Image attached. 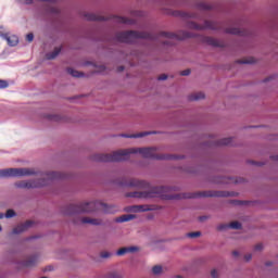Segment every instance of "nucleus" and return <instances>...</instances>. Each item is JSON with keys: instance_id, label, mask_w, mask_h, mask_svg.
<instances>
[{"instance_id": "nucleus-1", "label": "nucleus", "mask_w": 278, "mask_h": 278, "mask_svg": "<svg viewBox=\"0 0 278 278\" xmlns=\"http://www.w3.org/2000/svg\"><path fill=\"white\" fill-rule=\"evenodd\" d=\"M152 3L153 5H156V8H160L161 12H163V14H167V16H176L184 21H190V18L203 21L202 25L195 22H189V29H195L197 31L211 29V31H224V34H231L232 36H249V30L238 27H225L223 23L204 20L203 15L197 12L173 10L172 8H179V2H177V0H152Z\"/></svg>"}, {"instance_id": "nucleus-2", "label": "nucleus", "mask_w": 278, "mask_h": 278, "mask_svg": "<svg viewBox=\"0 0 278 278\" xmlns=\"http://www.w3.org/2000/svg\"><path fill=\"white\" fill-rule=\"evenodd\" d=\"M119 186L123 188H143L144 191H134L127 192L126 197L130 199H155V197H161L166 201H173L175 199H199L201 197H233V193L227 191H202L195 193H184V194H166L170 192L173 188L170 187H151V185L144 180H138L136 178L127 180H122Z\"/></svg>"}, {"instance_id": "nucleus-3", "label": "nucleus", "mask_w": 278, "mask_h": 278, "mask_svg": "<svg viewBox=\"0 0 278 278\" xmlns=\"http://www.w3.org/2000/svg\"><path fill=\"white\" fill-rule=\"evenodd\" d=\"M192 34L186 30H180L179 34L160 31L159 34H151L149 31L139 30H125L115 34V40L117 42H126V45H138V40H150L155 42L162 49H168L173 47L177 40H186V38H192Z\"/></svg>"}, {"instance_id": "nucleus-4", "label": "nucleus", "mask_w": 278, "mask_h": 278, "mask_svg": "<svg viewBox=\"0 0 278 278\" xmlns=\"http://www.w3.org/2000/svg\"><path fill=\"white\" fill-rule=\"evenodd\" d=\"M160 148H129L118 150L109 154H94L92 156L93 162H126L131 155L139 153L146 160H179L177 155L159 154Z\"/></svg>"}, {"instance_id": "nucleus-5", "label": "nucleus", "mask_w": 278, "mask_h": 278, "mask_svg": "<svg viewBox=\"0 0 278 278\" xmlns=\"http://www.w3.org/2000/svg\"><path fill=\"white\" fill-rule=\"evenodd\" d=\"M68 212L67 214H84V213H89V212H104L105 214H112L114 210H112V206H108V204L103 202H86V203H80V204H71L68 206Z\"/></svg>"}, {"instance_id": "nucleus-6", "label": "nucleus", "mask_w": 278, "mask_h": 278, "mask_svg": "<svg viewBox=\"0 0 278 278\" xmlns=\"http://www.w3.org/2000/svg\"><path fill=\"white\" fill-rule=\"evenodd\" d=\"M42 180H28L18 181L15 184L16 188H42V186H49L53 179H62L64 176L60 172H49L45 175Z\"/></svg>"}, {"instance_id": "nucleus-7", "label": "nucleus", "mask_w": 278, "mask_h": 278, "mask_svg": "<svg viewBox=\"0 0 278 278\" xmlns=\"http://www.w3.org/2000/svg\"><path fill=\"white\" fill-rule=\"evenodd\" d=\"M86 21H96V22H105V21H112L113 23L117 25H136V20L123 17L118 15H111V16H102L97 15L94 13H85L84 14Z\"/></svg>"}, {"instance_id": "nucleus-8", "label": "nucleus", "mask_w": 278, "mask_h": 278, "mask_svg": "<svg viewBox=\"0 0 278 278\" xmlns=\"http://www.w3.org/2000/svg\"><path fill=\"white\" fill-rule=\"evenodd\" d=\"M31 175H36V172L31 168H5V169H0V178L29 177Z\"/></svg>"}, {"instance_id": "nucleus-9", "label": "nucleus", "mask_w": 278, "mask_h": 278, "mask_svg": "<svg viewBox=\"0 0 278 278\" xmlns=\"http://www.w3.org/2000/svg\"><path fill=\"white\" fill-rule=\"evenodd\" d=\"M193 8L195 10H199V12H212V10H214L213 4H207L206 2H203L201 0H195L193 2Z\"/></svg>"}, {"instance_id": "nucleus-10", "label": "nucleus", "mask_w": 278, "mask_h": 278, "mask_svg": "<svg viewBox=\"0 0 278 278\" xmlns=\"http://www.w3.org/2000/svg\"><path fill=\"white\" fill-rule=\"evenodd\" d=\"M202 42H204L205 45H210V47H217V48L225 47V43L220 42L218 39L213 37H207V36L202 37Z\"/></svg>"}, {"instance_id": "nucleus-11", "label": "nucleus", "mask_w": 278, "mask_h": 278, "mask_svg": "<svg viewBox=\"0 0 278 278\" xmlns=\"http://www.w3.org/2000/svg\"><path fill=\"white\" fill-rule=\"evenodd\" d=\"M187 99H188L189 103H194L197 101H203V99H205V92L194 91L192 93H189Z\"/></svg>"}, {"instance_id": "nucleus-12", "label": "nucleus", "mask_w": 278, "mask_h": 278, "mask_svg": "<svg viewBox=\"0 0 278 278\" xmlns=\"http://www.w3.org/2000/svg\"><path fill=\"white\" fill-rule=\"evenodd\" d=\"M225 229H242L240 222H231L230 224H220L217 226L218 231H225Z\"/></svg>"}, {"instance_id": "nucleus-13", "label": "nucleus", "mask_w": 278, "mask_h": 278, "mask_svg": "<svg viewBox=\"0 0 278 278\" xmlns=\"http://www.w3.org/2000/svg\"><path fill=\"white\" fill-rule=\"evenodd\" d=\"M31 225H34V222L31 220H27L24 224H20L15 228H13V233L15 235L23 233V231H27V229H29Z\"/></svg>"}, {"instance_id": "nucleus-14", "label": "nucleus", "mask_w": 278, "mask_h": 278, "mask_svg": "<svg viewBox=\"0 0 278 278\" xmlns=\"http://www.w3.org/2000/svg\"><path fill=\"white\" fill-rule=\"evenodd\" d=\"M1 38L7 40L9 47H16L18 45V37L16 35L9 36L8 34H1Z\"/></svg>"}, {"instance_id": "nucleus-15", "label": "nucleus", "mask_w": 278, "mask_h": 278, "mask_svg": "<svg viewBox=\"0 0 278 278\" xmlns=\"http://www.w3.org/2000/svg\"><path fill=\"white\" fill-rule=\"evenodd\" d=\"M153 134H157L156 131H142L138 134H123L121 135L122 138H144V136H151Z\"/></svg>"}, {"instance_id": "nucleus-16", "label": "nucleus", "mask_w": 278, "mask_h": 278, "mask_svg": "<svg viewBox=\"0 0 278 278\" xmlns=\"http://www.w3.org/2000/svg\"><path fill=\"white\" fill-rule=\"evenodd\" d=\"M80 223L84 225H94L96 227H99L100 225H103V222L99 218H90V217H83L80 219Z\"/></svg>"}, {"instance_id": "nucleus-17", "label": "nucleus", "mask_w": 278, "mask_h": 278, "mask_svg": "<svg viewBox=\"0 0 278 278\" xmlns=\"http://www.w3.org/2000/svg\"><path fill=\"white\" fill-rule=\"evenodd\" d=\"M36 264H38V256L33 255V256H29L26 261H24L22 263V266H24V268H31L36 266Z\"/></svg>"}, {"instance_id": "nucleus-18", "label": "nucleus", "mask_w": 278, "mask_h": 278, "mask_svg": "<svg viewBox=\"0 0 278 278\" xmlns=\"http://www.w3.org/2000/svg\"><path fill=\"white\" fill-rule=\"evenodd\" d=\"M136 251H138V247H124L116 252V255L123 256L127 255V253H136Z\"/></svg>"}, {"instance_id": "nucleus-19", "label": "nucleus", "mask_w": 278, "mask_h": 278, "mask_svg": "<svg viewBox=\"0 0 278 278\" xmlns=\"http://www.w3.org/2000/svg\"><path fill=\"white\" fill-rule=\"evenodd\" d=\"M60 53H62V47H55L54 50L52 52H48L46 54L47 60H55V58H58V55H60Z\"/></svg>"}, {"instance_id": "nucleus-20", "label": "nucleus", "mask_w": 278, "mask_h": 278, "mask_svg": "<svg viewBox=\"0 0 278 278\" xmlns=\"http://www.w3.org/2000/svg\"><path fill=\"white\" fill-rule=\"evenodd\" d=\"M153 208L149 207V205H134L130 207V212H151Z\"/></svg>"}, {"instance_id": "nucleus-21", "label": "nucleus", "mask_w": 278, "mask_h": 278, "mask_svg": "<svg viewBox=\"0 0 278 278\" xmlns=\"http://www.w3.org/2000/svg\"><path fill=\"white\" fill-rule=\"evenodd\" d=\"M134 218H136V215H131V214L122 215L115 218V223H129V220H134Z\"/></svg>"}, {"instance_id": "nucleus-22", "label": "nucleus", "mask_w": 278, "mask_h": 278, "mask_svg": "<svg viewBox=\"0 0 278 278\" xmlns=\"http://www.w3.org/2000/svg\"><path fill=\"white\" fill-rule=\"evenodd\" d=\"M231 142H233V138H224V139L218 140L216 142V144L218 147H229L232 144Z\"/></svg>"}, {"instance_id": "nucleus-23", "label": "nucleus", "mask_w": 278, "mask_h": 278, "mask_svg": "<svg viewBox=\"0 0 278 278\" xmlns=\"http://www.w3.org/2000/svg\"><path fill=\"white\" fill-rule=\"evenodd\" d=\"M67 73L68 75H72V77H84V73L73 70V67H67Z\"/></svg>"}, {"instance_id": "nucleus-24", "label": "nucleus", "mask_w": 278, "mask_h": 278, "mask_svg": "<svg viewBox=\"0 0 278 278\" xmlns=\"http://www.w3.org/2000/svg\"><path fill=\"white\" fill-rule=\"evenodd\" d=\"M46 118H48V121H54L55 123L64 122V117L61 115H47Z\"/></svg>"}, {"instance_id": "nucleus-25", "label": "nucleus", "mask_w": 278, "mask_h": 278, "mask_svg": "<svg viewBox=\"0 0 278 278\" xmlns=\"http://www.w3.org/2000/svg\"><path fill=\"white\" fill-rule=\"evenodd\" d=\"M237 64H255V59H240L237 61Z\"/></svg>"}, {"instance_id": "nucleus-26", "label": "nucleus", "mask_w": 278, "mask_h": 278, "mask_svg": "<svg viewBox=\"0 0 278 278\" xmlns=\"http://www.w3.org/2000/svg\"><path fill=\"white\" fill-rule=\"evenodd\" d=\"M119 55H121L119 60H123L124 62H129V60H131L129 58V54H127L126 52H121Z\"/></svg>"}, {"instance_id": "nucleus-27", "label": "nucleus", "mask_w": 278, "mask_h": 278, "mask_svg": "<svg viewBox=\"0 0 278 278\" xmlns=\"http://www.w3.org/2000/svg\"><path fill=\"white\" fill-rule=\"evenodd\" d=\"M9 86H10V83H8V80L0 79V90L9 88Z\"/></svg>"}, {"instance_id": "nucleus-28", "label": "nucleus", "mask_w": 278, "mask_h": 278, "mask_svg": "<svg viewBox=\"0 0 278 278\" xmlns=\"http://www.w3.org/2000/svg\"><path fill=\"white\" fill-rule=\"evenodd\" d=\"M14 216H16V213L14 212V210L7 211L5 218H14Z\"/></svg>"}, {"instance_id": "nucleus-29", "label": "nucleus", "mask_w": 278, "mask_h": 278, "mask_svg": "<svg viewBox=\"0 0 278 278\" xmlns=\"http://www.w3.org/2000/svg\"><path fill=\"white\" fill-rule=\"evenodd\" d=\"M201 237V231H194L187 233V238H199Z\"/></svg>"}, {"instance_id": "nucleus-30", "label": "nucleus", "mask_w": 278, "mask_h": 278, "mask_svg": "<svg viewBox=\"0 0 278 278\" xmlns=\"http://www.w3.org/2000/svg\"><path fill=\"white\" fill-rule=\"evenodd\" d=\"M153 275H160L162 273V266L156 265L152 268Z\"/></svg>"}, {"instance_id": "nucleus-31", "label": "nucleus", "mask_w": 278, "mask_h": 278, "mask_svg": "<svg viewBox=\"0 0 278 278\" xmlns=\"http://www.w3.org/2000/svg\"><path fill=\"white\" fill-rule=\"evenodd\" d=\"M94 68H97L98 73H105V65H98V64H94Z\"/></svg>"}, {"instance_id": "nucleus-32", "label": "nucleus", "mask_w": 278, "mask_h": 278, "mask_svg": "<svg viewBox=\"0 0 278 278\" xmlns=\"http://www.w3.org/2000/svg\"><path fill=\"white\" fill-rule=\"evenodd\" d=\"M100 256L103 260H108V257H112V253H110V252H101Z\"/></svg>"}, {"instance_id": "nucleus-33", "label": "nucleus", "mask_w": 278, "mask_h": 278, "mask_svg": "<svg viewBox=\"0 0 278 278\" xmlns=\"http://www.w3.org/2000/svg\"><path fill=\"white\" fill-rule=\"evenodd\" d=\"M27 42H34V33H29L26 35Z\"/></svg>"}, {"instance_id": "nucleus-34", "label": "nucleus", "mask_w": 278, "mask_h": 278, "mask_svg": "<svg viewBox=\"0 0 278 278\" xmlns=\"http://www.w3.org/2000/svg\"><path fill=\"white\" fill-rule=\"evenodd\" d=\"M159 81H166V79H168V75L166 74H162L157 77Z\"/></svg>"}, {"instance_id": "nucleus-35", "label": "nucleus", "mask_w": 278, "mask_h": 278, "mask_svg": "<svg viewBox=\"0 0 278 278\" xmlns=\"http://www.w3.org/2000/svg\"><path fill=\"white\" fill-rule=\"evenodd\" d=\"M190 70H185V71H181L180 72V75L182 76V77H188V75H190Z\"/></svg>"}, {"instance_id": "nucleus-36", "label": "nucleus", "mask_w": 278, "mask_h": 278, "mask_svg": "<svg viewBox=\"0 0 278 278\" xmlns=\"http://www.w3.org/2000/svg\"><path fill=\"white\" fill-rule=\"evenodd\" d=\"M109 278H123V277L117 273H112L109 275Z\"/></svg>"}, {"instance_id": "nucleus-37", "label": "nucleus", "mask_w": 278, "mask_h": 278, "mask_svg": "<svg viewBox=\"0 0 278 278\" xmlns=\"http://www.w3.org/2000/svg\"><path fill=\"white\" fill-rule=\"evenodd\" d=\"M255 251H262V249H264V245L262 243H258L255 245Z\"/></svg>"}, {"instance_id": "nucleus-38", "label": "nucleus", "mask_w": 278, "mask_h": 278, "mask_svg": "<svg viewBox=\"0 0 278 278\" xmlns=\"http://www.w3.org/2000/svg\"><path fill=\"white\" fill-rule=\"evenodd\" d=\"M252 257H253V255H251V254H245L244 255L245 262H251Z\"/></svg>"}, {"instance_id": "nucleus-39", "label": "nucleus", "mask_w": 278, "mask_h": 278, "mask_svg": "<svg viewBox=\"0 0 278 278\" xmlns=\"http://www.w3.org/2000/svg\"><path fill=\"white\" fill-rule=\"evenodd\" d=\"M211 277H213V278L218 277V271H216V269H213V270L211 271Z\"/></svg>"}, {"instance_id": "nucleus-40", "label": "nucleus", "mask_w": 278, "mask_h": 278, "mask_svg": "<svg viewBox=\"0 0 278 278\" xmlns=\"http://www.w3.org/2000/svg\"><path fill=\"white\" fill-rule=\"evenodd\" d=\"M25 5H33L34 0H24Z\"/></svg>"}, {"instance_id": "nucleus-41", "label": "nucleus", "mask_w": 278, "mask_h": 278, "mask_svg": "<svg viewBox=\"0 0 278 278\" xmlns=\"http://www.w3.org/2000/svg\"><path fill=\"white\" fill-rule=\"evenodd\" d=\"M130 55H135L136 58H140V52H138V51H132V52L130 53Z\"/></svg>"}, {"instance_id": "nucleus-42", "label": "nucleus", "mask_w": 278, "mask_h": 278, "mask_svg": "<svg viewBox=\"0 0 278 278\" xmlns=\"http://www.w3.org/2000/svg\"><path fill=\"white\" fill-rule=\"evenodd\" d=\"M123 71H125V66L121 65V66L117 67L118 73H123Z\"/></svg>"}, {"instance_id": "nucleus-43", "label": "nucleus", "mask_w": 278, "mask_h": 278, "mask_svg": "<svg viewBox=\"0 0 278 278\" xmlns=\"http://www.w3.org/2000/svg\"><path fill=\"white\" fill-rule=\"evenodd\" d=\"M250 164H253L254 166H263L262 163H257V162H254V161H251Z\"/></svg>"}, {"instance_id": "nucleus-44", "label": "nucleus", "mask_w": 278, "mask_h": 278, "mask_svg": "<svg viewBox=\"0 0 278 278\" xmlns=\"http://www.w3.org/2000/svg\"><path fill=\"white\" fill-rule=\"evenodd\" d=\"M5 28L3 26H0V37H1V34H5Z\"/></svg>"}, {"instance_id": "nucleus-45", "label": "nucleus", "mask_w": 278, "mask_h": 278, "mask_svg": "<svg viewBox=\"0 0 278 278\" xmlns=\"http://www.w3.org/2000/svg\"><path fill=\"white\" fill-rule=\"evenodd\" d=\"M270 79H275V76H269V77L265 78L264 81H265V83H266V81H270Z\"/></svg>"}, {"instance_id": "nucleus-46", "label": "nucleus", "mask_w": 278, "mask_h": 278, "mask_svg": "<svg viewBox=\"0 0 278 278\" xmlns=\"http://www.w3.org/2000/svg\"><path fill=\"white\" fill-rule=\"evenodd\" d=\"M229 23H230V24H233V25H240V22H239V21H235V22H233V21H230Z\"/></svg>"}, {"instance_id": "nucleus-47", "label": "nucleus", "mask_w": 278, "mask_h": 278, "mask_svg": "<svg viewBox=\"0 0 278 278\" xmlns=\"http://www.w3.org/2000/svg\"><path fill=\"white\" fill-rule=\"evenodd\" d=\"M232 255H233L235 257H238V256L240 255V253H239L238 251H233V252H232Z\"/></svg>"}, {"instance_id": "nucleus-48", "label": "nucleus", "mask_w": 278, "mask_h": 278, "mask_svg": "<svg viewBox=\"0 0 278 278\" xmlns=\"http://www.w3.org/2000/svg\"><path fill=\"white\" fill-rule=\"evenodd\" d=\"M76 98H70V103H77V101H75Z\"/></svg>"}, {"instance_id": "nucleus-49", "label": "nucleus", "mask_w": 278, "mask_h": 278, "mask_svg": "<svg viewBox=\"0 0 278 278\" xmlns=\"http://www.w3.org/2000/svg\"><path fill=\"white\" fill-rule=\"evenodd\" d=\"M5 217V215H3V213H0V220H1V218H4Z\"/></svg>"}, {"instance_id": "nucleus-50", "label": "nucleus", "mask_w": 278, "mask_h": 278, "mask_svg": "<svg viewBox=\"0 0 278 278\" xmlns=\"http://www.w3.org/2000/svg\"><path fill=\"white\" fill-rule=\"evenodd\" d=\"M266 266H273V263L271 262H267Z\"/></svg>"}, {"instance_id": "nucleus-51", "label": "nucleus", "mask_w": 278, "mask_h": 278, "mask_svg": "<svg viewBox=\"0 0 278 278\" xmlns=\"http://www.w3.org/2000/svg\"><path fill=\"white\" fill-rule=\"evenodd\" d=\"M46 270H53V268L49 266L48 268H46Z\"/></svg>"}, {"instance_id": "nucleus-52", "label": "nucleus", "mask_w": 278, "mask_h": 278, "mask_svg": "<svg viewBox=\"0 0 278 278\" xmlns=\"http://www.w3.org/2000/svg\"><path fill=\"white\" fill-rule=\"evenodd\" d=\"M206 217H200V220H205Z\"/></svg>"}, {"instance_id": "nucleus-53", "label": "nucleus", "mask_w": 278, "mask_h": 278, "mask_svg": "<svg viewBox=\"0 0 278 278\" xmlns=\"http://www.w3.org/2000/svg\"><path fill=\"white\" fill-rule=\"evenodd\" d=\"M175 278H184V277H181V276H176Z\"/></svg>"}, {"instance_id": "nucleus-54", "label": "nucleus", "mask_w": 278, "mask_h": 278, "mask_svg": "<svg viewBox=\"0 0 278 278\" xmlns=\"http://www.w3.org/2000/svg\"><path fill=\"white\" fill-rule=\"evenodd\" d=\"M159 51L161 50V48H156Z\"/></svg>"}, {"instance_id": "nucleus-55", "label": "nucleus", "mask_w": 278, "mask_h": 278, "mask_svg": "<svg viewBox=\"0 0 278 278\" xmlns=\"http://www.w3.org/2000/svg\"><path fill=\"white\" fill-rule=\"evenodd\" d=\"M0 231H2V228H1V226H0Z\"/></svg>"}]
</instances>
